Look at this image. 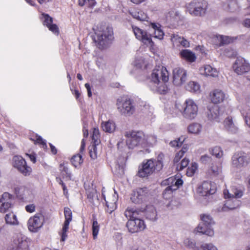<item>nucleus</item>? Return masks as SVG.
Wrapping results in <instances>:
<instances>
[{"mask_svg": "<svg viewBox=\"0 0 250 250\" xmlns=\"http://www.w3.org/2000/svg\"><path fill=\"white\" fill-rule=\"evenodd\" d=\"M169 72L166 67L157 66V92L160 94L166 95L170 91L168 82Z\"/></svg>", "mask_w": 250, "mask_h": 250, "instance_id": "1", "label": "nucleus"}, {"mask_svg": "<svg viewBox=\"0 0 250 250\" xmlns=\"http://www.w3.org/2000/svg\"><path fill=\"white\" fill-rule=\"evenodd\" d=\"M175 107L187 119L190 120L194 119L197 115V105L191 99H187L183 104L176 103Z\"/></svg>", "mask_w": 250, "mask_h": 250, "instance_id": "2", "label": "nucleus"}, {"mask_svg": "<svg viewBox=\"0 0 250 250\" xmlns=\"http://www.w3.org/2000/svg\"><path fill=\"white\" fill-rule=\"evenodd\" d=\"M187 8L191 15L203 17L207 13L208 3L205 0H193L187 5Z\"/></svg>", "mask_w": 250, "mask_h": 250, "instance_id": "3", "label": "nucleus"}, {"mask_svg": "<svg viewBox=\"0 0 250 250\" xmlns=\"http://www.w3.org/2000/svg\"><path fill=\"white\" fill-rule=\"evenodd\" d=\"M201 219L202 221L194 230L195 233L199 232L209 236L214 235V231L211 228V225L213 224L212 218L209 215L201 214Z\"/></svg>", "mask_w": 250, "mask_h": 250, "instance_id": "4", "label": "nucleus"}, {"mask_svg": "<svg viewBox=\"0 0 250 250\" xmlns=\"http://www.w3.org/2000/svg\"><path fill=\"white\" fill-rule=\"evenodd\" d=\"M132 28L136 38L149 47L150 50L155 54L156 47L155 43L152 41L151 35L137 26H132Z\"/></svg>", "mask_w": 250, "mask_h": 250, "instance_id": "5", "label": "nucleus"}, {"mask_svg": "<svg viewBox=\"0 0 250 250\" xmlns=\"http://www.w3.org/2000/svg\"><path fill=\"white\" fill-rule=\"evenodd\" d=\"M126 144L128 147L132 149L141 144L144 140L145 135L142 131H129L125 132Z\"/></svg>", "mask_w": 250, "mask_h": 250, "instance_id": "6", "label": "nucleus"}, {"mask_svg": "<svg viewBox=\"0 0 250 250\" xmlns=\"http://www.w3.org/2000/svg\"><path fill=\"white\" fill-rule=\"evenodd\" d=\"M112 29L107 27L103 32L96 34L94 41L99 48H104L113 39Z\"/></svg>", "mask_w": 250, "mask_h": 250, "instance_id": "7", "label": "nucleus"}, {"mask_svg": "<svg viewBox=\"0 0 250 250\" xmlns=\"http://www.w3.org/2000/svg\"><path fill=\"white\" fill-rule=\"evenodd\" d=\"M116 105L119 112L125 116H130L135 111L134 106L130 99L119 98Z\"/></svg>", "mask_w": 250, "mask_h": 250, "instance_id": "8", "label": "nucleus"}, {"mask_svg": "<svg viewBox=\"0 0 250 250\" xmlns=\"http://www.w3.org/2000/svg\"><path fill=\"white\" fill-rule=\"evenodd\" d=\"M250 163V156L243 151L235 153L231 158L232 166L237 168L246 167Z\"/></svg>", "mask_w": 250, "mask_h": 250, "instance_id": "9", "label": "nucleus"}, {"mask_svg": "<svg viewBox=\"0 0 250 250\" xmlns=\"http://www.w3.org/2000/svg\"><path fill=\"white\" fill-rule=\"evenodd\" d=\"M155 163L152 159L144 161L139 167L138 175L141 178L148 176L155 169Z\"/></svg>", "mask_w": 250, "mask_h": 250, "instance_id": "10", "label": "nucleus"}, {"mask_svg": "<svg viewBox=\"0 0 250 250\" xmlns=\"http://www.w3.org/2000/svg\"><path fill=\"white\" fill-rule=\"evenodd\" d=\"M13 165L23 175L29 176L32 168L26 165L25 160L20 156H15L13 158Z\"/></svg>", "mask_w": 250, "mask_h": 250, "instance_id": "11", "label": "nucleus"}, {"mask_svg": "<svg viewBox=\"0 0 250 250\" xmlns=\"http://www.w3.org/2000/svg\"><path fill=\"white\" fill-rule=\"evenodd\" d=\"M234 71L238 75H242L250 71V64L244 58L237 57L232 65Z\"/></svg>", "mask_w": 250, "mask_h": 250, "instance_id": "12", "label": "nucleus"}, {"mask_svg": "<svg viewBox=\"0 0 250 250\" xmlns=\"http://www.w3.org/2000/svg\"><path fill=\"white\" fill-rule=\"evenodd\" d=\"M14 196L8 192H4L0 199V212L5 213L13 207Z\"/></svg>", "mask_w": 250, "mask_h": 250, "instance_id": "13", "label": "nucleus"}, {"mask_svg": "<svg viewBox=\"0 0 250 250\" xmlns=\"http://www.w3.org/2000/svg\"><path fill=\"white\" fill-rule=\"evenodd\" d=\"M28 247L27 237L21 234H19L14 239L8 250H27Z\"/></svg>", "mask_w": 250, "mask_h": 250, "instance_id": "14", "label": "nucleus"}, {"mask_svg": "<svg viewBox=\"0 0 250 250\" xmlns=\"http://www.w3.org/2000/svg\"><path fill=\"white\" fill-rule=\"evenodd\" d=\"M44 221L43 216L40 213L35 214L30 217L28 221V228L32 232H37L43 225Z\"/></svg>", "mask_w": 250, "mask_h": 250, "instance_id": "15", "label": "nucleus"}, {"mask_svg": "<svg viewBox=\"0 0 250 250\" xmlns=\"http://www.w3.org/2000/svg\"><path fill=\"white\" fill-rule=\"evenodd\" d=\"M64 213L65 221L62 230L59 232V234L61 237V241L62 242H64L67 237L66 233L68 230L69 223L72 221V211L69 208H65Z\"/></svg>", "mask_w": 250, "mask_h": 250, "instance_id": "16", "label": "nucleus"}, {"mask_svg": "<svg viewBox=\"0 0 250 250\" xmlns=\"http://www.w3.org/2000/svg\"><path fill=\"white\" fill-rule=\"evenodd\" d=\"M216 187L210 181H204L197 188V192L203 196L214 194Z\"/></svg>", "mask_w": 250, "mask_h": 250, "instance_id": "17", "label": "nucleus"}, {"mask_svg": "<svg viewBox=\"0 0 250 250\" xmlns=\"http://www.w3.org/2000/svg\"><path fill=\"white\" fill-rule=\"evenodd\" d=\"M126 227L130 232L136 233L143 230L146 226L143 220L136 217L128 220L126 223Z\"/></svg>", "mask_w": 250, "mask_h": 250, "instance_id": "18", "label": "nucleus"}, {"mask_svg": "<svg viewBox=\"0 0 250 250\" xmlns=\"http://www.w3.org/2000/svg\"><path fill=\"white\" fill-rule=\"evenodd\" d=\"M187 72L183 68L177 67L173 70V83L176 86H180L187 80Z\"/></svg>", "mask_w": 250, "mask_h": 250, "instance_id": "19", "label": "nucleus"}, {"mask_svg": "<svg viewBox=\"0 0 250 250\" xmlns=\"http://www.w3.org/2000/svg\"><path fill=\"white\" fill-rule=\"evenodd\" d=\"M200 74L206 77L216 78L218 76L219 71L216 68L209 64L204 65L199 69Z\"/></svg>", "mask_w": 250, "mask_h": 250, "instance_id": "20", "label": "nucleus"}, {"mask_svg": "<svg viewBox=\"0 0 250 250\" xmlns=\"http://www.w3.org/2000/svg\"><path fill=\"white\" fill-rule=\"evenodd\" d=\"M208 118L209 120L220 122L223 118V113L220 112L218 106L214 105L208 109L207 112Z\"/></svg>", "mask_w": 250, "mask_h": 250, "instance_id": "21", "label": "nucleus"}, {"mask_svg": "<svg viewBox=\"0 0 250 250\" xmlns=\"http://www.w3.org/2000/svg\"><path fill=\"white\" fill-rule=\"evenodd\" d=\"M209 97L211 102L214 104L222 103L226 99L225 93L220 89H214L209 93Z\"/></svg>", "mask_w": 250, "mask_h": 250, "instance_id": "22", "label": "nucleus"}, {"mask_svg": "<svg viewBox=\"0 0 250 250\" xmlns=\"http://www.w3.org/2000/svg\"><path fill=\"white\" fill-rule=\"evenodd\" d=\"M98 130L94 129L92 136V140L94 142L89 150V155L92 159H95L97 157L96 145H98L100 142V141L98 139Z\"/></svg>", "mask_w": 250, "mask_h": 250, "instance_id": "23", "label": "nucleus"}, {"mask_svg": "<svg viewBox=\"0 0 250 250\" xmlns=\"http://www.w3.org/2000/svg\"><path fill=\"white\" fill-rule=\"evenodd\" d=\"M223 8L224 10L235 12L239 9V6L236 0H227L223 4Z\"/></svg>", "mask_w": 250, "mask_h": 250, "instance_id": "24", "label": "nucleus"}, {"mask_svg": "<svg viewBox=\"0 0 250 250\" xmlns=\"http://www.w3.org/2000/svg\"><path fill=\"white\" fill-rule=\"evenodd\" d=\"M103 196L106 202V206L107 207L106 211L109 213H111L116 208V202L117 201V196L115 195H113L112 198H107L106 200L105 195L104 193H102Z\"/></svg>", "mask_w": 250, "mask_h": 250, "instance_id": "25", "label": "nucleus"}, {"mask_svg": "<svg viewBox=\"0 0 250 250\" xmlns=\"http://www.w3.org/2000/svg\"><path fill=\"white\" fill-rule=\"evenodd\" d=\"M42 16L44 19L43 24L46 25L49 29L54 33H59V29L57 26L55 24H52L53 19L48 15L42 14Z\"/></svg>", "mask_w": 250, "mask_h": 250, "instance_id": "26", "label": "nucleus"}, {"mask_svg": "<svg viewBox=\"0 0 250 250\" xmlns=\"http://www.w3.org/2000/svg\"><path fill=\"white\" fill-rule=\"evenodd\" d=\"M180 57L189 62H193L196 61L195 54L188 49H183L180 52Z\"/></svg>", "mask_w": 250, "mask_h": 250, "instance_id": "27", "label": "nucleus"}, {"mask_svg": "<svg viewBox=\"0 0 250 250\" xmlns=\"http://www.w3.org/2000/svg\"><path fill=\"white\" fill-rule=\"evenodd\" d=\"M231 191L232 194L229 193L228 190H224V197L226 199H230L231 198H239L242 196L243 191L241 189H239L235 187H232Z\"/></svg>", "mask_w": 250, "mask_h": 250, "instance_id": "28", "label": "nucleus"}, {"mask_svg": "<svg viewBox=\"0 0 250 250\" xmlns=\"http://www.w3.org/2000/svg\"><path fill=\"white\" fill-rule=\"evenodd\" d=\"M214 40H215L216 45L219 46H221L224 44H228L234 41V39L229 36L218 35L216 36Z\"/></svg>", "mask_w": 250, "mask_h": 250, "instance_id": "29", "label": "nucleus"}, {"mask_svg": "<svg viewBox=\"0 0 250 250\" xmlns=\"http://www.w3.org/2000/svg\"><path fill=\"white\" fill-rule=\"evenodd\" d=\"M4 220L7 225L11 226H18L19 225V221L16 215L13 212L6 214L5 215Z\"/></svg>", "mask_w": 250, "mask_h": 250, "instance_id": "30", "label": "nucleus"}, {"mask_svg": "<svg viewBox=\"0 0 250 250\" xmlns=\"http://www.w3.org/2000/svg\"><path fill=\"white\" fill-rule=\"evenodd\" d=\"M144 198V191L142 189H140L137 191H134L130 197V199L132 202L135 204L141 203Z\"/></svg>", "mask_w": 250, "mask_h": 250, "instance_id": "31", "label": "nucleus"}, {"mask_svg": "<svg viewBox=\"0 0 250 250\" xmlns=\"http://www.w3.org/2000/svg\"><path fill=\"white\" fill-rule=\"evenodd\" d=\"M218 163L216 162L213 161L211 163V166L208 169V173L213 176L218 175L221 171V167L218 165Z\"/></svg>", "mask_w": 250, "mask_h": 250, "instance_id": "32", "label": "nucleus"}, {"mask_svg": "<svg viewBox=\"0 0 250 250\" xmlns=\"http://www.w3.org/2000/svg\"><path fill=\"white\" fill-rule=\"evenodd\" d=\"M146 217L151 220H155L156 218V210L154 206L149 205L146 208Z\"/></svg>", "mask_w": 250, "mask_h": 250, "instance_id": "33", "label": "nucleus"}, {"mask_svg": "<svg viewBox=\"0 0 250 250\" xmlns=\"http://www.w3.org/2000/svg\"><path fill=\"white\" fill-rule=\"evenodd\" d=\"M134 66L137 69H147L150 65L146 63L145 59L142 57L136 58L133 62Z\"/></svg>", "mask_w": 250, "mask_h": 250, "instance_id": "34", "label": "nucleus"}, {"mask_svg": "<svg viewBox=\"0 0 250 250\" xmlns=\"http://www.w3.org/2000/svg\"><path fill=\"white\" fill-rule=\"evenodd\" d=\"M102 127L103 130L108 133H112L115 130V124L112 121H108L102 123Z\"/></svg>", "mask_w": 250, "mask_h": 250, "instance_id": "35", "label": "nucleus"}, {"mask_svg": "<svg viewBox=\"0 0 250 250\" xmlns=\"http://www.w3.org/2000/svg\"><path fill=\"white\" fill-rule=\"evenodd\" d=\"M187 89L192 92H198L200 91V85L197 82L191 81L188 83Z\"/></svg>", "mask_w": 250, "mask_h": 250, "instance_id": "36", "label": "nucleus"}, {"mask_svg": "<svg viewBox=\"0 0 250 250\" xmlns=\"http://www.w3.org/2000/svg\"><path fill=\"white\" fill-rule=\"evenodd\" d=\"M202 125L198 123H193L188 126V131L192 134H199L202 130Z\"/></svg>", "mask_w": 250, "mask_h": 250, "instance_id": "37", "label": "nucleus"}, {"mask_svg": "<svg viewBox=\"0 0 250 250\" xmlns=\"http://www.w3.org/2000/svg\"><path fill=\"white\" fill-rule=\"evenodd\" d=\"M169 160L168 158H166L164 154L161 153L157 157V170H160L162 169L164 166V163L168 162Z\"/></svg>", "mask_w": 250, "mask_h": 250, "instance_id": "38", "label": "nucleus"}, {"mask_svg": "<svg viewBox=\"0 0 250 250\" xmlns=\"http://www.w3.org/2000/svg\"><path fill=\"white\" fill-rule=\"evenodd\" d=\"M149 81V86L153 90L155 87V83L156 82V70L153 69L150 76H148L147 78Z\"/></svg>", "mask_w": 250, "mask_h": 250, "instance_id": "39", "label": "nucleus"}, {"mask_svg": "<svg viewBox=\"0 0 250 250\" xmlns=\"http://www.w3.org/2000/svg\"><path fill=\"white\" fill-rule=\"evenodd\" d=\"M132 15L134 18L139 21H146L147 18L146 14L141 10L133 12L132 13Z\"/></svg>", "mask_w": 250, "mask_h": 250, "instance_id": "40", "label": "nucleus"}, {"mask_svg": "<svg viewBox=\"0 0 250 250\" xmlns=\"http://www.w3.org/2000/svg\"><path fill=\"white\" fill-rule=\"evenodd\" d=\"M188 149L187 146H184L179 152L176 153L173 159L174 164H176L179 162L180 160L183 157L185 153L187 151Z\"/></svg>", "mask_w": 250, "mask_h": 250, "instance_id": "41", "label": "nucleus"}, {"mask_svg": "<svg viewBox=\"0 0 250 250\" xmlns=\"http://www.w3.org/2000/svg\"><path fill=\"white\" fill-rule=\"evenodd\" d=\"M192 249H193V250H217L216 248L212 244H205L200 247H197L196 246L194 243V246H193V248Z\"/></svg>", "mask_w": 250, "mask_h": 250, "instance_id": "42", "label": "nucleus"}, {"mask_svg": "<svg viewBox=\"0 0 250 250\" xmlns=\"http://www.w3.org/2000/svg\"><path fill=\"white\" fill-rule=\"evenodd\" d=\"M210 154L216 158H220L223 155V151L219 146H215L209 150Z\"/></svg>", "mask_w": 250, "mask_h": 250, "instance_id": "43", "label": "nucleus"}, {"mask_svg": "<svg viewBox=\"0 0 250 250\" xmlns=\"http://www.w3.org/2000/svg\"><path fill=\"white\" fill-rule=\"evenodd\" d=\"M224 125L225 128L229 130H232L235 129V126L232 121L231 117H228L224 122Z\"/></svg>", "mask_w": 250, "mask_h": 250, "instance_id": "44", "label": "nucleus"}, {"mask_svg": "<svg viewBox=\"0 0 250 250\" xmlns=\"http://www.w3.org/2000/svg\"><path fill=\"white\" fill-rule=\"evenodd\" d=\"M198 168L197 164L195 162H193L191 164L190 166L188 167L187 168L186 175L188 177H191L195 173L196 171Z\"/></svg>", "mask_w": 250, "mask_h": 250, "instance_id": "45", "label": "nucleus"}, {"mask_svg": "<svg viewBox=\"0 0 250 250\" xmlns=\"http://www.w3.org/2000/svg\"><path fill=\"white\" fill-rule=\"evenodd\" d=\"M174 191H175L173 187L171 186H167L163 193V196L165 199H169L172 196V193Z\"/></svg>", "mask_w": 250, "mask_h": 250, "instance_id": "46", "label": "nucleus"}, {"mask_svg": "<svg viewBox=\"0 0 250 250\" xmlns=\"http://www.w3.org/2000/svg\"><path fill=\"white\" fill-rule=\"evenodd\" d=\"M71 163L72 165L76 167L80 166L83 163L82 155L81 154H78L73 156L71 158Z\"/></svg>", "mask_w": 250, "mask_h": 250, "instance_id": "47", "label": "nucleus"}, {"mask_svg": "<svg viewBox=\"0 0 250 250\" xmlns=\"http://www.w3.org/2000/svg\"><path fill=\"white\" fill-rule=\"evenodd\" d=\"M138 214V211L133 208L127 209L125 212V215L129 219L128 220L135 219Z\"/></svg>", "mask_w": 250, "mask_h": 250, "instance_id": "48", "label": "nucleus"}, {"mask_svg": "<svg viewBox=\"0 0 250 250\" xmlns=\"http://www.w3.org/2000/svg\"><path fill=\"white\" fill-rule=\"evenodd\" d=\"M60 169L61 174L63 177H65L66 178H68L69 180L71 179V173L69 171L67 167L64 166L63 164H61L60 165Z\"/></svg>", "mask_w": 250, "mask_h": 250, "instance_id": "49", "label": "nucleus"}, {"mask_svg": "<svg viewBox=\"0 0 250 250\" xmlns=\"http://www.w3.org/2000/svg\"><path fill=\"white\" fill-rule=\"evenodd\" d=\"M189 163V161L188 159L184 158L180 163L177 164L176 170L179 171L182 170L188 165Z\"/></svg>", "mask_w": 250, "mask_h": 250, "instance_id": "50", "label": "nucleus"}, {"mask_svg": "<svg viewBox=\"0 0 250 250\" xmlns=\"http://www.w3.org/2000/svg\"><path fill=\"white\" fill-rule=\"evenodd\" d=\"M171 41L173 46H178L180 44L181 41H182V38L180 37L178 35L173 34L171 36Z\"/></svg>", "mask_w": 250, "mask_h": 250, "instance_id": "51", "label": "nucleus"}, {"mask_svg": "<svg viewBox=\"0 0 250 250\" xmlns=\"http://www.w3.org/2000/svg\"><path fill=\"white\" fill-rule=\"evenodd\" d=\"M88 3L90 7H93L96 3L95 0H79V4L80 6H83L85 4Z\"/></svg>", "mask_w": 250, "mask_h": 250, "instance_id": "52", "label": "nucleus"}, {"mask_svg": "<svg viewBox=\"0 0 250 250\" xmlns=\"http://www.w3.org/2000/svg\"><path fill=\"white\" fill-rule=\"evenodd\" d=\"M99 226L96 220L94 221L92 224V234L93 238L95 239L98 234Z\"/></svg>", "mask_w": 250, "mask_h": 250, "instance_id": "53", "label": "nucleus"}, {"mask_svg": "<svg viewBox=\"0 0 250 250\" xmlns=\"http://www.w3.org/2000/svg\"><path fill=\"white\" fill-rule=\"evenodd\" d=\"M174 182V177L172 176L170 177L161 182L162 186H171L173 187V185Z\"/></svg>", "mask_w": 250, "mask_h": 250, "instance_id": "54", "label": "nucleus"}, {"mask_svg": "<svg viewBox=\"0 0 250 250\" xmlns=\"http://www.w3.org/2000/svg\"><path fill=\"white\" fill-rule=\"evenodd\" d=\"M183 184V181L181 178L176 179V177H174V182L173 185L174 189L176 190L182 186Z\"/></svg>", "mask_w": 250, "mask_h": 250, "instance_id": "55", "label": "nucleus"}, {"mask_svg": "<svg viewBox=\"0 0 250 250\" xmlns=\"http://www.w3.org/2000/svg\"><path fill=\"white\" fill-rule=\"evenodd\" d=\"M225 54L229 58H233L236 56L237 53L234 50L228 48L225 50Z\"/></svg>", "mask_w": 250, "mask_h": 250, "instance_id": "56", "label": "nucleus"}, {"mask_svg": "<svg viewBox=\"0 0 250 250\" xmlns=\"http://www.w3.org/2000/svg\"><path fill=\"white\" fill-rule=\"evenodd\" d=\"M211 161V157L208 155H203L200 158V162L204 164H207Z\"/></svg>", "mask_w": 250, "mask_h": 250, "instance_id": "57", "label": "nucleus"}, {"mask_svg": "<svg viewBox=\"0 0 250 250\" xmlns=\"http://www.w3.org/2000/svg\"><path fill=\"white\" fill-rule=\"evenodd\" d=\"M160 25L157 23V39L162 40L164 38V32L160 29V27L158 26Z\"/></svg>", "mask_w": 250, "mask_h": 250, "instance_id": "58", "label": "nucleus"}, {"mask_svg": "<svg viewBox=\"0 0 250 250\" xmlns=\"http://www.w3.org/2000/svg\"><path fill=\"white\" fill-rule=\"evenodd\" d=\"M184 243L186 246L189 248H193V246H194V243L188 238L184 240Z\"/></svg>", "mask_w": 250, "mask_h": 250, "instance_id": "59", "label": "nucleus"}, {"mask_svg": "<svg viewBox=\"0 0 250 250\" xmlns=\"http://www.w3.org/2000/svg\"><path fill=\"white\" fill-rule=\"evenodd\" d=\"M35 207L33 204L27 205L25 207V209L27 212H33L35 211Z\"/></svg>", "mask_w": 250, "mask_h": 250, "instance_id": "60", "label": "nucleus"}, {"mask_svg": "<svg viewBox=\"0 0 250 250\" xmlns=\"http://www.w3.org/2000/svg\"><path fill=\"white\" fill-rule=\"evenodd\" d=\"M184 47H188L189 46V42L184 38H182V41H181L180 44Z\"/></svg>", "mask_w": 250, "mask_h": 250, "instance_id": "61", "label": "nucleus"}, {"mask_svg": "<svg viewBox=\"0 0 250 250\" xmlns=\"http://www.w3.org/2000/svg\"><path fill=\"white\" fill-rule=\"evenodd\" d=\"M170 145L171 146H173V147H179V146H180V143L177 140H173V141H172L170 142Z\"/></svg>", "mask_w": 250, "mask_h": 250, "instance_id": "62", "label": "nucleus"}, {"mask_svg": "<svg viewBox=\"0 0 250 250\" xmlns=\"http://www.w3.org/2000/svg\"><path fill=\"white\" fill-rule=\"evenodd\" d=\"M245 121L247 125L250 127V113L245 117Z\"/></svg>", "mask_w": 250, "mask_h": 250, "instance_id": "63", "label": "nucleus"}, {"mask_svg": "<svg viewBox=\"0 0 250 250\" xmlns=\"http://www.w3.org/2000/svg\"><path fill=\"white\" fill-rule=\"evenodd\" d=\"M243 25L246 27H250V19H246L243 21Z\"/></svg>", "mask_w": 250, "mask_h": 250, "instance_id": "64", "label": "nucleus"}]
</instances>
